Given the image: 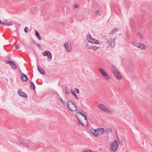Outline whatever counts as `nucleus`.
<instances>
[{"mask_svg":"<svg viewBox=\"0 0 152 152\" xmlns=\"http://www.w3.org/2000/svg\"><path fill=\"white\" fill-rule=\"evenodd\" d=\"M111 69L115 76L119 80L122 78V76L120 75V73L118 72L117 68L113 65L111 66Z\"/></svg>","mask_w":152,"mask_h":152,"instance_id":"nucleus-1","label":"nucleus"},{"mask_svg":"<svg viewBox=\"0 0 152 152\" xmlns=\"http://www.w3.org/2000/svg\"><path fill=\"white\" fill-rule=\"evenodd\" d=\"M66 105L70 110L72 111H75L77 110L76 105L72 101H68L66 103Z\"/></svg>","mask_w":152,"mask_h":152,"instance_id":"nucleus-2","label":"nucleus"},{"mask_svg":"<svg viewBox=\"0 0 152 152\" xmlns=\"http://www.w3.org/2000/svg\"><path fill=\"white\" fill-rule=\"evenodd\" d=\"M110 151L113 152H115L117 151L118 146L117 141L116 140L113 143L110 142Z\"/></svg>","mask_w":152,"mask_h":152,"instance_id":"nucleus-3","label":"nucleus"},{"mask_svg":"<svg viewBox=\"0 0 152 152\" xmlns=\"http://www.w3.org/2000/svg\"><path fill=\"white\" fill-rule=\"evenodd\" d=\"M99 71L100 72L102 75L107 80H109L110 79V78L106 72L105 70L101 68H99Z\"/></svg>","mask_w":152,"mask_h":152,"instance_id":"nucleus-4","label":"nucleus"},{"mask_svg":"<svg viewBox=\"0 0 152 152\" xmlns=\"http://www.w3.org/2000/svg\"><path fill=\"white\" fill-rule=\"evenodd\" d=\"M99 108L105 112L110 113L111 110L108 109L107 107L102 104H100L98 106Z\"/></svg>","mask_w":152,"mask_h":152,"instance_id":"nucleus-5","label":"nucleus"},{"mask_svg":"<svg viewBox=\"0 0 152 152\" xmlns=\"http://www.w3.org/2000/svg\"><path fill=\"white\" fill-rule=\"evenodd\" d=\"M107 44L111 48H114L115 46V39L110 38L107 41Z\"/></svg>","mask_w":152,"mask_h":152,"instance_id":"nucleus-6","label":"nucleus"},{"mask_svg":"<svg viewBox=\"0 0 152 152\" xmlns=\"http://www.w3.org/2000/svg\"><path fill=\"white\" fill-rule=\"evenodd\" d=\"M64 46L67 53H69L72 49V46L70 43L68 42H66L64 44Z\"/></svg>","mask_w":152,"mask_h":152,"instance_id":"nucleus-7","label":"nucleus"},{"mask_svg":"<svg viewBox=\"0 0 152 152\" xmlns=\"http://www.w3.org/2000/svg\"><path fill=\"white\" fill-rule=\"evenodd\" d=\"M44 56H47L50 59L52 58V55L50 52L48 51H46L42 53Z\"/></svg>","mask_w":152,"mask_h":152,"instance_id":"nucleus-8","label":"nucleus"},{"mask_svg":"<svg viewBox=\"0 0 152 152\" xmlns=\"http://www.w3.org/2000/svg\"><path fill=\"white\" fill-rule=\"evenodd\" d=\"M90 131L95 136L97 137L98 136V132L96 129L91 128Z\"/></svg>","mask_w":152,"mask_h":152,"instance_id":"nucleus-9","label":"nucleus"},{"mask_svg":"<svg viewBox=\"0 0 152 152\" xmlns=\"http://www.w3.org/2000/svg\"><path fill=\"white\" fill-rule=\"evenodd\" d=\"M21 73L22 74L21 78L23 81L24 82L27 81L28 80V78L27 75L22 72H21Z\"/></svg>","mask_w":152,"mask_h":152,"instance_id":"nucleus-10","label":"nucleus"},{"mask_svg":"<svg viewBox=\"0 0 152 152\" xmlns=\"http://www.w3.org/2000/svg\"><path fill=\"white\" fill-rule=\"evenodd\" d=\"M18 94L20 96L24 98H27V97L26 94L24 92H22L21 90H19L18 91Z\"/></svg>","mask_w":152,"mask_h":152,"instance_id":"nucleus-11","label":"nucleus"},{"mask_svg":"<svg viewBox=\"0 0 152 152\" xmlns=\"http://www.w3.org/2000/svg\"><path fill=\"white\" fill-rule=\"evenodd\" d=\"M13 24V23L11 22H8L7 21H5L4 22H2V25L4 26H10Z\"/></svg>","mask_w":152,"mask_h":152,"instance_id":"nucleus-12","label":"nucleus"},{"mask_svg":"<svg viewBox=\"0 0 152 152\" xmlns=\"http://www.w3.org/2000/svg\"><path fill=\"white\" fill-rule=\"evenodd\" d=\"M80 111L78 112H77V113H80L81 115L84 117L85 118V120H86V122H88V121L87 118V117L86 115H85V114L86 115V113L85 112H83V113H82L83 112V111L82 110H80Z\"/></svg>","mask_w":152,"mask_h":152,"instance_id":"nucleus-13","label":"nucleus"},{"mask_svg":"<svg viewBox=\"0 0 152 152\" xmlns=\"http://www.w3.org/2000/svg\"><path fill=\"white\" fill-rule=\"evenodd\" d=\"M87 48L88 49H92L94 51L96 50L97 49H99V48L96 46H89L87 47Z\"/></svg>","mask_w":152,"mask_h":152,"instance_id":"nucleus-14","label":"nucleus"},{"mask_svg":"<svg viewBox=\"0 0 152 152\" xmlns=\"http://www.w3.org/2000/svg\"><path fill=\"white\" fill-rule=\"evenodd\" d=\"M86 38L88 42L90 43H92L93 38H92L90 35H88L86 36Z\"/></svg>","mask_w":152,"mask_h":152,"instance_id":"nucleus-15","label":"nucleus"},{"mask_svg":"<svg viewBox=\"0 0 152 152\" xmlns=\"http://www.w3.org/2000/svg\"><path fill=\"white\" fill-rule=\"evenodd\" d=\"M138 48H139L143 50L146 49V47L145 45L143 44H139L138 45Z\"/></svg>","mask_w":152,"mask_h":152,"instance_id":"nucleus-16","label":"nucleus"},{"mask_svg":"<svg viewBox=\"0 0 152 152\" xmlns=\"http://www.w3.org/2000/svg\"><path fill=\"white\" fill-rule=\"evenodd\" d=\"M20 142L21 144L25 146L28 147L27 145V142H25L24 140L23 139L20 140Z\"/></svg>","mask_w":152,"mask_h":152,"instance_id":"nucleus-17","label":"nucleus"},{"mask_svg":"<svg viewBox=\"0 0 152 152\" xmlns=\"http://www.w3.org/2000/svg\"><path fill=\"white\" fill-rule=\"evenodd\" d=\"M98 132V135L104 133V128L97 129Z\"/></svg>","mask_w":152,"mask_h":152,"instance_id":"nucleus-18","label":"nucleus"},{"mask_svg":"<svg viewBox=\"0 0 152 152\" xmlns=\"http://www.w3.org/2000/svg\"><path fill=\"white\" fill-rule=\"evenodd\" d=\"M37 68L39 72L42 74L45 75V71L44 69L39 67L37 66Z\"/></svg>","mask_w":152,"mask_h":152,"instance_id":"nucleus-19","label":"nucleus"},{"mask_svg":"<svg viewBox=\"0 0 152 152\" xmlns=\"http://www.w3.org/2000/svg\"><path fill=\"white\" fill-rule=\"evenodd\" d=\"M35 31V34H36V36L39 40H41V38L40 36L39 33L37 31Z\"/></svg>","mask_w":152,"mask_h":152,"instance_id":"nucleus-20","label":"nucleus"},{"mask_svg":"<svg viewBox=\"0 0 152 152\" xmlns=\"http://www.w3.org/2000/svg\"><path fill=\"white\" fill-rule=\"evenodd\" d=\"M71 93L75 97V98L77 99H79V98L77 96V95L73 91H72V89H71Z\"/></svg>","mask_w":152,"mask_h":152,"instance_id":"nucleus-21","label":"nucleus"},{"mask_svg":"<svg viewBox=\"0 0 152 152\" xmlns=\"http://www.w3.org/2000/svg\"><path fill=\"white\" fill-rule=\"evenodd\" d=\"M30 83L31 84V88L32 89H35V87L34 83L32 82H31Z\"/></svg>","mask_w":152,"mask_h":152,"instance_id":"nucleus-22","label":"nucleus"},{"mask_svg":"<svg viewBox=\"0 0 152 152\" xmlns=\"http://www.w3.org/2000/svg\"><path fill=\"white\" fill-rule=\"evenodd\" d=\"M92 43H94L97 44H99V42L97 40L93 39V41L92 42Z\"/></svg>","mask_w":152,"mask_h":152,"instance_id":"nucleus-23","label":"nucleus"},{"mask_svg":"<svg viewBox=\"0 0 152 152\" xmlns=\"http://www.w3.org/2000/svg\"><path fill=\"white\" fill-rule=\"evenodd\" d=\"M117 31V30L116 28H114L110 32V34H113L115 32H116Z\"/></svg>","mask_w":152,"mask_h":152,"instance_id":"nucleus-24","label":"nucleus"},{"mask_svg":"<svg viewBox=\"0 0 152 152\" xmlns=\"http://www.w3.org/2000/svg\"><path fill=\"white\" fill-rule=\"evenodd\" d=\"M65 91L67 94H69V91L68 88L66 87L65 89Z\"/></svg>","mask_w":152,"mask_h":152,"instance_id":"nucleus-25","label":"nucleus"},{"mask_svg":"<svg viewBox=\"0 0 152 152\" xmlns=\"http://www.w3.org/2000/svg\"><path fill=\"white\" fill-rule=\"evenodd\" d=\"M6 63L7 64H10V65H11V66H12V65H13V64H15L13 61H11L7 62Z\"/></svg>","mask_w":152,"mask_h":152,"instance_id":"nucleus-26","label":"nucleus"},{"mask_svg":"<svg viewBox=\"0 0 152 152\" xmlns=\"http://www.w3.org/2000/svg\"><path fill=\"white\" fill-rule=\"evenodd\" d=\"M77 119L79 120V122L80 123V124L83 126H85V125H84V124H83V123L82 122V121L80 120L79 118L77 117Z\"/></svg>","mask_w":152,"mask_h":152,"instance_id":"nucleus-27","label":"nucleus"},{"mask_svg":"<svg viewBox=\"0 0 152 152\" xmlns=\"http://www.w3.org/2000/svg\"><path fill=\"white\" fill-rule=\"evenodd\" d=\"M132 43L134 46H135L137 48L138 47V45H139V44H138L137 43L135 42H132Z\"/></svg>","mask_w":152,"mask_h":152,"instance_id":"nucleus-28","label":"nucleus"},{"mask_svg":"<svg viewBox=\"0 0 152 152\" xmlns=\"http://www.w3.org/2000/svg\"><path fill=\"white\" fill-rule=\"evenodd\" d=\"M137 35L140 38H142L143 37L142 35L140 33L138 32L137 33Z\"/></svg>","mask_w":152,"mask_h":152,"instance_id":"nucleus-29","label":"nucleus"},{"mask_svg":"<svg viewBox=\"0 0 152 152\" xmlns=\"http://www.w3.org/2000/svg\"><path fill=\"white\" fill-rule=\"evenodd\" d=\"M79 7V5L78 4H75L74 6V9L76 8H78Z\"/></svg>","mask_w":152,"mask_h":152,"instance_id":"nucleus-30","label":"nucleus"},{"mask_svg":"<svg viewBox=\"0 0 152 152\" xmlns=\"http://www.w3.org/2000/svg\"><path fill=\"white\" fill-rule=\"evenodd\" d=\"M60 100L62 102V103L64 104H65L66 103V102L65 101H64V100H63L61 98V97L60 98Z\"/></svg>","mask_w":152,"mask_h":152,"instance_id":"nucleus-31","label":"nucleus"},{"mask_svg":"<svg viewBox=\"0 0 152 152\" xmlns=\"http://www.w3.org/2000/svg\"><path fill=\"white\" fill-rule=\"evenodd\" d=\"M25 32L26 33H27L28 32V27H26L24 29Z\"/></svg>","mask_w":152,"mask_h":152,"instance_id":"nucleus-32","label":"nucleus"},{"mask_svg":"<svg viewBox=\"0 0 152 152\" xmlns=\"http://www.w3.org/2000/svg\"><path fill=\"white\" fill-rule=\"evenodd\" d=\"M12 67L14 69H16V66L15 64L12 65Z\"/></svg>","mask_w":152,"mask_h":152,"instance_id":"nucleus-33","label":"nucleus"},{"mask_svg":"<svg viewBox=\"0 0 152 152\" xmlns=\"http://www.w3.org/2000/svg\"><path fill=\"white\" fill-rule=\"evenodd\" d=\"M75 91L77 92V93H79V89L77 88H76L75 89Z\"/></svg>","mask_w":152,"mask_h":152,"instance_id":"nucleus-34","label":"nucleus"},{"mask_svg":"<svg viewBox=\"0 0 152 152\" xmlns=\"http://www.w3.org/2000/svg\"><path fill=\"white\" fill-rule=\"evenodd\" d=\"M111 131V129L110 128H108L106 129V131L110 132Z\"/></svg>","mask_w":152,"mask_h":152,"instance_id":"nucleus-35","label":"nucleus"},{"mask_svg":"<svg viewBox=\"0 0 152 152\" xmlns=\"http://www.w3.org/2000/svg\"><path fill=\"white\" fill-rule=\"evenodd\" d=\"M118 142H119V143L120 144H121V145H122V142L121 141H119V140H118Z\"/></svg>","mask_w":152,"mask_h":152,"instance_id":"nucleus-36","label":"nucleus"},{"mask_svg":"<svg viewBox=\"0 0 152 152\" xmlns=\"http://www.w3.org/2000/svg\"><path fill=\"white\" fill-rule=\"evenodd\" d=\"M99 12V11L98 10H96L95 12V13L96 14H97Z\"/></svg>","mask_w":152,"mask_h":152,"instance_id":"nucleus-37","label":"nucleus"},{"mask_svg":"<svg viewBox=\"0 0 152 152\" xmlns=\"http://www.w3.org/2000/svg\"><path fill=\"white\" fill-rule=\"evenodd\" d=\"M16 46V48L17 50H18L19 49V46L18 45H15Z\"/></svg>","mask_w":152,"mask_h":152,"instance_id":"nucleus-38","label":"nucleus"},{"mask_svg":"<svg viewBox=\"0 0 152 152\" xmlns=\"http://www.w3.org/2000/svg\"><path fill=\"white\" fill-rule=\"evenodd\" d=\"M37 46L38 47H40L41 46V45L40 44H37Z\"/></svg>","mask_w":152,"mask_h":152,"instance_id":"nucleus-39","label":"nucleus"},{"mask_svg":"<svg viewBox=\"0 0 152 152\" xmlns=\"http://www.w3.org/2000/svg\"><path fill=\"white\" fill-rule=\"evenodd\" d=\"M90 150H88L87 151H85L86 152H90Z\"/></svg>","mask_w":152,"mask_h":152,"instance_id":"nucleus-40","label":"nucleus"},{"mask_svg":"<svg viewBox=\"0 0 152 152\" xmlns=\"http://www.w3.org/2000/svg\"><path fill=\"white\" fill-rule=\"evenodd\" d=\"M2 22L1 21V20H0V24L2 25Z\"/></svg>","mask_w":152,"mask_h":152,"instance_id":"nucleus-41","label":"nucleus"},{"mask_svg":"<svg viewBox=\"0 0 152 152\" xmlns=\"http://www.w3.org/2000/svg\"><path fill=\"white\" fill-rule=\"evenodd\" d=\"M90 152H96V151H92L91 150H90Z\"/></svg>","mask_w":152,"mask_h":152,"instance_id":"nucleus-42","label":"nucleus"},{"mask_svg":"<svg viewBox=\"0 0 152 152\" xmlns=\"http://www.w3.org/2000/svg\"><path fill=\"white\" fill-rule=\"evenodd\" d=\"M82 152H86L85 151H83Z\"/></svg>","mask_w":152,"mask_h":152,"instance_id":"nucleus-43","label":"nucleus"}]
</instances>
